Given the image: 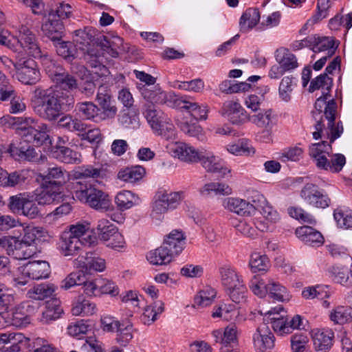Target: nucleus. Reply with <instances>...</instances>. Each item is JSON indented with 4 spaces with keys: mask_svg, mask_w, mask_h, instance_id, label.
<instances>
[{
    "mask_svg": "<svg viewBox=\"0 0 352 352\" xmlns=\"http://www.w3.org/2000/svg\"><path fill=\"white\" fill-rule=\"evenodd\" d=\"M74 98L71 94L50 87H36L31 100L34 113L41 118L54 121L57 120L64 111L74 107Z\"/></svg>",
    "mask_w": 352,
    "mask_h": 352,
    "instance_id": "1",
    "label": "nucleus"
},
{
    "mask_svg": "<svg viewBox=\"0 0 352 352\" xmlns=\"http://www.w3.org/2000/svg\"><path fill=\"white\" fill-rule=\"evenodd\" d=\"M329 95L322 94L315 102V111L312 112L315 120V131L312 132L315 140L327 139L334 142L344 131L342 122L335 123L337 104L333 99L327 102Z\"/></svg>",
    "mask_w": 352,
    "mask_h": 352,
    "instance_id": "2",
    "label": "nucleus"
},
{
    "mask_svg": "<svg viewBox=\"0 0 352 352\" xmlns=\"http://www.w3.org/2000/svg\"><path fill=\"white\" fill-rule=\"evenodd\" d=\"M4 20V14L0 11V25ZM0 44L18 54L24 52L35 58L41 57V50L35 35L25 25H21L19 28L18 36H13L8 30L0 29Z\"/></svg>",
    "mask_w": 352,
    "mask_h": 352,
    "instance_id": "3",
    "label": "nucleus"
},
{
    "mask_svg": "<svg viewBox=\"0 0 352 352\" xmlns=\"http://www.w3.org/2000/svg\"><path fill=\"white\" fill-rule=\"evenodd\" d=\"M72 189L76 199L96 210L107 211L111 208L109 195L90 183L74 182Z\"/></svg>",
    "mask_w": 352,
    "mask_h": 352,
    "instance_id": "4",
    "label": "nucleus"
},
{
    "mask_svg": "<svg viewBox=\"0 0 352 352\" xmlns=\"http://www.w3.org/2000/svg\"><path fill=\"white\" fill-rule=\"evenodd\" d=\"M9 122L20 126L23 131V136L25 141L33 142L37 145H41L50 140L49 129L47 124L41 123L37 125V128L32 124H34L35 120L31 117H10Z\"/></svg>",
    "mask_w": 352,
    "mask_h": 352,
    "instance_id": "5",
    "label": "nucleus"
},
{
    "mask_svg": "<svg viewBox=\"0 0 352 352\" xmlns=\"http://www.w3.org/2000/svg\"><path fill=\"white\" fill-rule=\"evenodd\" d=\"M17 272L13 280L16 286L21 287L25 285L30 280L47 278L51 274V267L47 261H33L18 267Z\"/></svg>",
    "mask_w": 352,
    "mask_h": 352,
    "instance_id": "6",
    "label": "nucleus"
},
{
    "mask_svg": "<svg viewBox=\"0 0 352 352\" xmlns=\"http://www.w3.org/2000/svg\"><path fill=\"white\" fill-rule=\"evenodd\" d=\"M42 64L45 70L52 80L55 82L58 90L70 94L69 91H72L78 88L76 79L71 74L65 72V69L60 65L50 59L47 56L41 55Z\"/></svg>",
    "mask_w": 352,
    "mask_h": 352,
    "instance_id": "7",
    "label": "nucleus"
},
{
    "mask_svg": "<svg viewBox=\"0 0 352 352\" xmlns=\"http://www.w3.org/2000/svg\"><path fill=\"white\" fill-rule=\"evenodd\" d=\"M15 76L21 83L34 85L40 80V72L36 61L32 58H21L14 65Z\"/></svg>",
    "mask_w": 352,
    "mask_h": 352,
    "instance_id": "8",
    "label": "nucleus"
},
{
    "mask_svg": "<svg viewBox=\"0 0 352 352\" xmlns=\"http://www.w3.org/2000/svg\"><path fill=\"white\" fill-rule=\"evenodd\" d=\"M301 198L309 205L317 208H326L331 204V199L324 190L312 183H307L300 190Z\"/></svg>",
    "mask_w": 352,
    "mask_h": 352,
    "instance_id": "9",
    "label": "nucleus"
},
{
    "mask_svg": "<svg viewBox=\"0 0 352 352\" xmlns=\"http://www.w3.org/2000/svg\"><path fill=\"white\" fill-rule=\"evenodd\" d=\"M27 142L24 140L12 142L10 144L8 151L14 160L38 163L47 159L42 153H36L34 148L29 145Z\"/></svg>",
    "mask_w": 352,
    "mask_h": 352,
    "instance_id": "10",
    "label": "nucleus"
},
{
    "mask_svg": "<svg viewBox=\"0 0 352 352\" xmlns=\"http://www.w3.org/2000/svg\"><path fill=\"white\" fill-rule=\"evenodd\" d=\"M184 199L183 192L158 191L153 203V212L156 214H164L168 210H173L177 207Z\"/></svg>",
    "mask_w": 352,
    "mask_h": 352,
    "instance_id": "11",
    "label": "nucleus"
},
{
    "mask_svg": "<svg viewBox=\"0 0 352 352\" xmlns=\"http://www.w3.org/2000/svg\"><path fill=\"white\" fill-rule=\"evenodd\" d=\"M306 41L309 43L310 50L314 53L327 52L329 56H332L335 54L338 46L333 37L320 34L310 35Z\"/></svg>",
    "mask_w": 352,
    "mask_h": 352,
    "instance_id": "12",
    "label": "nucleus"
},
{
    "mask_svg": "<svg viewBox=\"0 0 352 352\" xmlns=\"http://www.w3.org/2000/svg\"><path fill=\"white\" fill-rule=\"evenodd\" d=\"M202 166L211 173H219L226 175L230 170L225 166L224 162L218 156H215L212 151L204 150L200 151L199 160Z\"/></svg>",
    "mask_w": 352,
    "mask_h": 352,
    "instance_id": "13",
    "label": "nucleus"
},
{
    "mask_svg": "<svg viewBox=\"0 0 352 352\" xmlns=\"http://www.w3.org/2000/svg\"><path fill=\"white\" fill-rule=\"evenodd\" d=\"M254 346L256 351L267 352L274 346L275 338L265 325L258 327L252 336Z\"/></svg>",
    "mask_w": 352,
    "mask_h": 352,
    "instance_id": "14",
    "label": "nucleus"
},
{
    "mask_svg": "<svg viewBox=\"0 0 352 352\" xmlns=\"http://www.w3.org/2000/svg\"><path fill=\"white\" fill-rule=\"evenodd\" d=\"M327 142L323 140L320 142L314 143L309 146V154L313 159L316 167L322 169L327 162L330 154L332 153V146L331 140Z\"/></svg>",
    "mask_w": 352,
    "mask_h": 352,
    "instance_id": "15",
    "label": "nucleus"
},
{
    "mask_svg": "<svg viewBox=\"0 0 352 352\" xmlns=\"http://www.w3.org/2000/svg\"><path fill=\"white\" fill-rule=\"evenodd\" d=\"M75 265L78 267L85 268L86 271L104 272L106 269V261L94 252H87L85 256L76 260Z\"/></svg>",
    "mask_w": 352,
    "mask_h": 352,
    "instance_id": "16",
    "label": "nucleus"
},
{
    "mask_svg": "<svg viewBox=\"0 0 352 352\" xmlns=\"http://www.w3.org/2000/svg\"><path fill=\"white\" fill-rule=\"evenodd\" d=\"M252 202L255 204V207L260 208L261 214L270 224H275L280 220V215L277 210L262 194L256 192Z\"/></svg>",
    "mask_w": 352,
    "mask_h": 352,
    "instance_id": "17",
    "label": "nucleus"
},
{
    "mask_svg": "<svg viewBox=\"0 0 352 352\" xmlns=\"http://www.w3.org/2000/svg\"><path fill=\"white\" fill-rule=\"evenodd\" d=\"M62 197V189L54 188L53 186L41 183L40 188L36 190V200L40 205L58 203Z\"/></svg>",
    "mask_w": 352,
    "mask_h": 352,
    "instance_id": "18",
    "label": "nucleus"
},
{
    "mask_svg": "<svg viewBox=\"0 0 352 352\" xmlns=\"http://www.w3.org/2000/svg\"><path fill=\"white\" fill-rule=\"evenodd\" d=\"M170 153L175 157L187 162H198L200 154V151L184 142H175L170 145Z\"/></svg>",
    "mask_w": 352,
    "mask_h": 352,
    "instance_id": "19",
    "label": "nucleus"
},
{
    "mask_svg": "<svg viewBox=\"0 0 352 352\" xmlns=\"http://www.w3.org/2000/svg\"><path fill=\"white\" fill-rule=\"evenodd\" d=\"M67 176V172L60 166L49 168L46 173L38 175L41 179V183L60 189H62L65 184Z\"/></svg>",
    "mask_w": 352,
    "mask_h": 352,
    "instance_id": "20",
    "label": "nucleus"
},
{
    "mask_svg": "<svg viewBox=\"0 0 352 352\" xmlns=\"http://www.w3.org/2000/svg\"><path fill=\"white\" fill-rule=\"evenodd\" d=\"M223 207L240 216H249L255 210V206L239 197H228L223 201Z\"/></svg>",
    "mask_w": 352,
    "mask_h": 352,
    "instance_id": "21",
    "label": "nucleus"
},
{
    "mask_svg": "<svg viewBox=\"0 0 352 352\" xmlns=\"http://www.w3.org/2000/svg\"><path fill=\"white\" fill-rule=\"evenodd\" d=\"M174 256L179 255L185 248L186 237L182 230H172L162 244Z\"/></svg>",
    "mask_w": 352,
    "mask_h": 352,
    "instance_id": "22",
    "label": "nucleus"
},
{
    "mask_svg": "<svg viewBox=\"0 0 352 352\" xmlns=\"http://www.w3.org/2000/svg\"><path fill=\"white\" fill-rule=\"evenodd\" d=\"M296 236L305 244L311 246H320L324 242L322 234L311 226H301L296 230Z\"/></svg>",
    "mask_w": 352,
    "mask_h": 352,
    "instance_id": "23",
    "label": "nucleus"
},
{
    "mask_svg": "<svg viewBox=\"0 0 352 352\" xmlns=\"http://www.w3.org/2000/svg\"><path fill=\"white\" fill-rule=\"evenodd\" d=\"M283 310V306L278 305L272 308L266 314L268 315V319L270 320L272 329L277 334L280 336L289 333L287 320L283 316H279L280 312Z\"/></svg>",
    "mask_w": 352,
    "mask_h": 352,
    "instance_id": "24",
    "label": "nucleus"
},
{
    "mask_svg": "<svg viewBox=\"0 0 352 352\" xmlns=\"http://www.w3.org/2000/svg\"><path fill=\"white\" fill-rule=\"evenodd\" d=\"M58 249L65 256L76 254L80 248V239L71 236V233L63 232L58 242Z\"/></svg>",
    "mask_w": 352,
    "mask_h": 352,
    "instance_id": "25",
    "label": "nucleus"
},
{
    "mask_svg": "<svg viewBox=\"0 0 352 352\" xmlns=\"http://www.w3.org/2000/svg\"><path fill=\"white\" fill-rule=\"evenodd\" d=\"M32 307L28 302H23L17 307L7 311L9 315V321L10 326L16 327H23L30 323V316L25 313L24 309L27 310Z\"/></svg>",
    "mask_w": 352,
    "mask_h": 352,
    "instance_id": "26",
    "label": "nucleus"
},
{
    "mask_svg": "<svg viewBox=\"0 0 352 352\" xmlns=\"http://www.w3.org/2000/svg\"><path fill=\"white\" fill-rule=\"evenodd\" d=\"M142 94L148 102L146 104L154 105V104H157L172 106V94H167L160 88H155V89L144 88L142 91Z\"/></svg>",
    "mask_w": 352,
    "mask_h": 352,
    "instance_id": "27",
    "label": "nucleus"
},
{
    "mask_svg": "<svg viewBox=\"0 0 352 352\" xmlns=\"http://www.w3.org/2000/svg\"><path fill=\"white\" fill-rule=\"evenodd\" d=\"M334 333L329 329H316L313 334V341L316 351L327 352L333 345Z\"/></svg>",
    "mask_w": 352,
    "mask_h": 352,
    "instance_id": "28",
    "label": "nucleus"
},
{
    "mask_svg": "<svg viewBox=\"0 0 352 352\" xmlns=\"http://www.w3.org/2000/svg\"><path fill=\"white\" fill-rule=\"evenodd\" d=\"M275 59L278 64L287 72H292L298 67V58L289 49L280 47L275 52Z\"/></svg>",
    "mask_w": 352,
    "mask_h": 352,
    "instance_id": "29",
    "label": "nucleus"
},
{
    "mask_svg": "<svg viewBox=\"0 0 352 352\" xmlns=\"http://www.w3.org/2000/svg\"><path fill=\"white\" fill-rule=\"evenodd\" d=\"M91 72L98 77H107L109 74V69L102 63V57L94 52V50H87L84 56Z\"/></svg>",
    "mask_w": 352,
    "mask_h": 352,
    "instance_id": "30",
    "label": "nucleus"
},
{
    "mask_svg": "<svg viewBox=\"0 0 352 352\" xmlns=\"http://www.w3.org/2000/svg\"><path fill=\"white\" fill-rule=\"evenodd\" d=\"M212 335L215 338V341L220 342L224 347L232 346V344L237 342V328L234 324H229L223 331L221 329L214 331Z\"/></svg>",
    "mask_w": 352,
    "mask_h": 352,
    "instance_id": "31",
    "label": "nucleus"
},
{
    "mask_svg": "<svg viewBox=\"0 0 352 352\" xmlns=\"http://www.w3.org/2000/svg\"><path fill=\"white\" fill-rule=\"evenodd\" d=\"M45 35L52 41H58L63 36L65 26L60 19L49 15V20L42 26Z\"/></svg>",
    "mask_w": 352,
    "mask_h": 352,
    "instance_id": "32",
    "label": "nucleus"
},
{
    "mask_svg": "<svg viewBox=\"0 0 352 352\" xmlns=\"http://www.w3.org/2000/svg\"><path fill=\"white\" fill-rule=\"evenodd\" d=\"M258 9L250 8L247 9L239 20V29L242 33L249 32L254 28L260 20Z\"/></svg>",
    "mask_w": 352,
    "mask_h": 352,
    "instance_id": "33",
    "label": "nucleus"
},
{
    "mask_svg": "<svg viewBox=\"0 0 352 352\" xmlns=\"http://www.w3.org/2000/svg\"><path fill=\"white\" fill-rule=\"evenodd\" d=\"M54 158L65 164H78L81 162V155L72 148L57 145L52 152Z\"/></svg>",
    "mask_w": 352,
    "mask_h": 352,
    "instance_id": "34",
    "label": "nucleus"
},
{
    "mask_svg": "<svg viewBox=\"0 0 352 352\" xmlns=\"http://www.w3.org/2000/svg\"><path fill=\"white\" fill-rule=\"evenodd\" d=\"M118 208L121 210H128L141 203L139 196L129 190L119 192L115 198Z\"/></svg>",
    "mask_w": 352,
    "mask_h": 352,
    "instance_id": "35",
    "label": "nucleus"
},
{
    "mask_svg": "<svg viewBox=\"0 0 352 352\" xmlns=\"http://www.w3.org/2000/svg\"><path fill=\"white\" fill-rule=\"evenodd\" d=\"M219 274L221 283L227 290L243 283L241 276L230 266L225 265L220 267Z\"/></svg>",
    "mask_w": 352,
    "mask_h": 352,
    "instance_id": "36",
    "label": "nucleus"
},
{
    "mask_svg": "<svg viewBox=\"0 0 352 352\" xmlns=\"http://www.w3.org/2000/svg\"><path fill=\"white\" fill-rule=\"evenodd\" d=\"M173 253L170 252L163 245L160 248L148 253V261L155 265H162L169 263L174 258Z\"/></svg>",
    "mask_w": 352,
    "mask_h": 352,
    "instance_id": "37",
    "label": "nucleus"
},
{
    "mask_svg": "<svg viewBox=\"0 0 352 352\" xmlns=\"http://www.w3.org/2000/svg\"><path fill=\"white\" fill-rule=\"evenodd\" d=\"M164 311V303L160 300L155 301L144 308V312L140 316V320L144 324L150 325L157 320L159 316Z\"/></svg>",
    "mask_w": 352,
    "mask_h": 352,
    "instance_id": "38",
    "label": "nucleus"
},
{
    "mask_svg": "<svg viewBox=\"0 0 352 352\" xmlns=\"http://www.w3.org/2000/svg\"><path fill=\"white\" fill-rule=\"evenodd\" d=\"M266 289L267 294L274 300L285 302L290 299V295L287 288L278 282L273 280H269Z\"/></svg>",
    "mask_w": 352,
    "mask_h": 352,
    "instance_id": "39",
    "label": "nucleus"
},
{
    "mask_svg": "<svg viewBox=\"0 0 352 352\" xmlns=\"http://www.w3.org/2000/svg\"><path fill=\"white\" fill-rule=\"evenodd\" d=\"M75 110L77 115L82 119L91 120L96 122H100L98 120V107L92 102H78L76 105Z\"/></svg>",
    "mask_w": 352,
    "mask_h": 352,
    "instance_id": "40",
    "label": "nucleus"
},
{
    "mask_svg": "<svg viewBox=\"0 0 352 352\" xmlns=\"http://www.w3.org/2000/svg\"><path fill=\"white\" fill-rule=\"evenodd\" d=\"M97 311L95 303L79 296L72 309L74 316H87L94 314Z\"/></svg>",
    "mask_w": 352,
    "mask_h": 352,
    "instance_id": "41",
    "label": "nucleus"
},
{
    "mask_svg": "<svg viewBox=\"0 0 352 352\" xmlns=\"http://www.w3.org/2000/svg\"><path fill=\"white\" fill-rule=\"evenodd\" d=\"M239 316L238 307L232 303H221L219 306L214 308L212 314L213 318H222L228 321L235 320Z\"/></svg>",
    "mask_w": 352,
    "mask_h": 352,
    "instance_id": "42",
    "label": "nucleus"
},
{
    "mask_svg": "<svg viewBox=\"0 0 352 352\" xmlns=\"http://www.w3.org/2000/svg\"><path fill=\"white\" fill-rule=\"evenodd\" d=\"M59 303V301L56 299L47 302L45 309L42 312L39 318L43 324H48L60 318L63 309Z\"/></svg>",
    "mask_w": 352,
    "mask_h": 352,
    "instance_id": "43",
    "label": "nucleus"
},
{
    "mask_svg": "<svg viewBox=\"0 0 352 352\" xmlns=\"http://www.w3.org/2000/svg\"><path fill=\"white\" fill-rule=\"evenodd\" d=\"M57 287L52 284H40L28 291L29 298L34 300H42L52 297L56 292Z\"/></svg>",
    "mask_w": 352,
    "mask_h": 352,
    "instance_id": "44",
    "label": "nucleus"
},
{
    "mask_svg": "<svg viewBox=\"0 0 352 352\" xmlns=\"http://www.w3.org/2000/svg\"><path fill=\"white\" fill-rule=\"evenodd\" d=\"M47 236L46 230L42 227L28 226L23 229L21 241L36 245V241H41Z\"/></svg>",
    "mask_w": 352,
    "mask_h": 352,
    "instance_id": "45",
    "label": "nucleus"
},
{
    "mask_svg": "<svg viewBox=\"0 0 352 352\" xmlns=\"http://www.w3.org/2000/svg\"><path fill=\"white\" fill-rule=\"evenodd\" d=\"M118 122L124 128H134L138 124V113L133 108H124L118 115Z\"/></svg>",
    "mask_w": 352,
    "mask_h": 352,
    "instance_id": "46",
    "label": "nucleus"
},
{
    "mask_svg": "<svg viewBox=\"0 0 352 352\" xmlns=\"http://www.w3.org/2000/svg\"><path fill=\"white\" fill-rule=\"evenodd\" d=\"M145 169L141 166L126 168L118 173V178L129 183H134L141 179L145 174Z\"/></svg>",
    "mask_w": 352,
    "mask_h": 352,
    "instance_id": "47",
    "label": "nucleus"
},
{
    "mask_svg": "<svg viewBox=\"0 0 352 352\" xmlns=\"http://www.w3.org/2000/svg\"><path fill=\"white\" fill-rule=\"evenodd\" d=\"M329 278L335 283L345 285L349 279L350 270L346 266L334 265L327 270Z\"/></svg>",
    "mask_w": 352,
    "mask_h": 352,
    "instance_id": "48",
    "label": "nucleus"
},
{
    "mask_svg": "<svg viewBox=\"0 0 352 352\" xmlns=\"http://www.w3.org/2000/svg\"><path fill=\"white\" fill-rule=\"evenodd\" d=\"M116 226L106 219H101L98 221L96 233L100 240L108 241L118 232Z\"/></svg>",
    "mask_w": 352,
    "mask_h": 352,
    "instance_id": "49",
    "label": "nucleus"
},
{
    "mask_svg": "<svg viewBox=\"0 0 352 352\" xmlns=\"http://www.w3.org/2000/svg\"><path fill=\"white\" fill-rule=\"evenodd\" d=\"M333 85V79L329 77L327 74H322L311 80L309 91L314 92L316 90L321 89L322 94L329 95Z\"/></svg>",
    "mask_w": 352,
    "mask_h": 352,
    "instance_id": "50",
    "label": "nucleus"
},
{
    "mask_svg": "<svg viewBox=\"0 0 352 352\" xmlns=\"http://www.w3.org/2000/svg\"><path fill=\"white\" fill-rule=\"evenodd\" d=\"M346 164V157L343 154L332 153L325 162L321 170L329 171L333 173H340Z\"/></svg>",
    "mask_w": 352,
    "mask_h": 352,
    "instance_id": "51",
    "label": "nucleus"
},
{
    "mask_svg": "<svg viewBox=\"0 0 352 352\" xmlns=\"http://www.w3.org/2000/svg\"><path fill=\"white\" fill-rule=\"evenodd\" d=\"M173 87L187 91L201 93L204 89L205 83L201 78H198L188 81L175 80Z\"/></svg>",
    "mask_w": 352,
    "mask_h": 352,
    "instance_id": "52",
    "label": "nucleus"
},
{
    "mask_svg": "<svg viewBox=\"0 0 352 352\" xmlns=\"http://www.w3.org/2000/svg\"><path fill=\"white\" fill-rule=\"evenodd\" d=\"M177 126L182 131L190 137L199 139V136L202 135V129L195 120L188 121L186 118H183L178 121Z\"/></svg>",
    "mask_w": 352,
    "mask_h": 352,
    "instance_id": "53",
    "label": "nucleus"
},
{
    "mask_svg": "<svg viewBox=\"0 0 352 352\" xmlns=\"http://www.w3.org/2000/svg\"><path fill=\"white\" fill-rule=\"evenodd\" d=\"M296 85V79L292 76H287L282 78L279 87L278 94L282 100L289 102L294 87Z\"/></svg>",
    "mask_w": 352,
    "mask_h": 352,
    "instance_id": "54",
    "label": "nucleus"
},
{
    "mask_svg": "<svg viewBox=\"0 0 352 352\" xmlns=\"http://www.w3.org/2000/svg\"><path fill=\"white\" fill-rule=\"evenodd\" d=\"M201 193L204 195H210L212 193L216 195H228L232 193V188L225 183L211 182L204 185Z\"/></svg>",
    "mask_w": 352,
    "mask_h": 352,
    "instance_id": "55",
    "label": "nucleus"
},
{
    "mask_svg": "<svg viewBox=\"0 0 352 352\" xmlns=\"http://www.w3.org/2000/svg\"><path fill=\"white\" fill-rule=\"evenodd\" d=\"M331 320L336 324H343L352 320V307L340 306L330 314Z\"/></svg>",
    "mask_w": 352,
    "mask_h": 352,
    "instance_id": "56",
    "label": "nucleus"
},
{
    "mask_svg": "<svg viewBox=\"0 0 352 352\" xmlns=\"http://www.w3.org/2000/svg\"><path fill=\"white\" fill-rule=\"evenodd\" d=\"M227 151L235 155H250L254 154L255 150L248 140H242L234 144L227 146Z\"/></svg>",
    "mask_w": 352,
    "mask_h": 352,
    "instance_id": "57",
    "label": "nucleus"
},
{
    "mask_svg": "<svg viewBox=\"0 0 352 352\" xmlns=\"http://www.w3.org/2000/svg\"><path fill=\"white\" fill-rule=\"evenodd\" d=\"M333 217L338 226L342 228L352 227V210L344 207L336 208L333 212Z\"/></svg>",
    "mask_w": 352,
    "mask_h": 352,
    "instance_id": "58",
    "label": "nucleus"
},
{
    "mask_svg": "<svg viewBox=\"0 0 352 352\" xmlns=\"http://www.w3.org/2000/svg\"><path fill=\"white\" fill-rule=\"evenodd\" d=\"M132 329V324L129 321L120 322L119 327L116 329L117 342L122 346H126L133 338Z\"/></svg>",
    "mask_w": 352,
    "mask_h": 352,
    "instance_id": "59",
    "label": "nucleus"
},
{
    "mask_svg": "<svg viewBox=\"0 0 352 352\" xmlns=\"http://www.w3.org/2000/svg\"><path fill=\"white\" fill-rule=\"evenodd\" d=\"M144 115L150 124L151 129L159 127L157 124L160 122L161 118H164L168 115L165 114L161 110H158L154 105L145 104Z\"/></svg>",
    "mask_w": 352,
    "mask_h": 352,
    "instance_id": "60",
    "label": "nucleus"
},
{
    "mask_svg": "<svg viewBox=\"0 0 352 352\" xmlns=\"http://www.w3.org/2000/svg\"><path fill=\"white\" fill-rule=\"evenodd\" d=\"M249 265L253 273L266 271L269 266V260L265 255L254 252L250 256Z\"/></svg>",
    "mask_w": 352,
    "mask_h": 352,
    "instance_id": "61",
    "label": "nucleus"
},
{
    "mask_svg": "<svg viewBox=\"0 0 352 352\" xmlns=\"http://www.w3.org/2000/svg\"><path fill=\"white\" fill-rule=\"evenodd\" d=\"M20 240L11 236H1L0 237V252L5 250L9 256L15 257V252H17L20 245Z\"/></svg>",
    "mask_w": 352,
    "mask_h": 352,
    "instance_id": "62",
    "label": "nucleus"
},
{
    "mask_svg": "<svg viewBox=\"0 0 352 352\" xmlns=\"http://www.w3.org/2000/svg\"><path fill=\"white\" fill-rule=\"evenodd\" d=\"M216 294V291L213 288L206 287L195 297V304L199 307H207L212 304Z\"/></svg>",
    "mask_w": 352,
    "mask_h": 352,
    "instance_id": "63",
    "label": "nucleus"
},
{
    "mask_svg": "<svg viewBox=\"0 0 352 352\" xmlns=\"http://www.w3.org/2000/svg\"><path fill=\"white\" fill-rule=\"evenodd\" d=\"M15 96L16 91L10 80L0 71V100L6 101Z\"/></svg>",
    "mask_w": 352,
    "mask_h": 352,
    "instance_id": "64",
    "label": "nucleus"
}]
</instances>
